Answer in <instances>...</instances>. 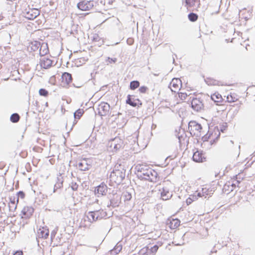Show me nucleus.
I'll list each match as a JSON object with an SVG mask.
<instances>
[{
    "instance_id": "1",
    "label": "nucleus",
    "mask_w": 255,
    "mask_h": 255,
    "mask_svg": "<svg viewBox=\"0 0 255 255\" xmlns=\"http://www.w3.org/2000/svg\"><path fill=\"white\" fill-rule=\"evenodd\" d=\"M137 176L141 180L155 182L157 177V173L153 169L147 168L145 165H138L136 166Z\"/></svg>"
},
{
    "instance_id": "2",
    "label": "nucleus",
    "mask_w": 255,
    "mask_h": 255,
    "mask_svg": "<svg viewBox=\"0 0 255 255\" xmlns=\"http://www.w3.org/2000/svg\"><path fill=\"white\" fill-rule=\"evenodd\" d=\"M124 145L123 140L119 137L111 139L108 144V150L112 152H116L123 147Z\"/></svg>"
},
{
    "instance_id": "3",
    "label": "nucleus",
    "mask_w": 255,
    "mask_h": 255,
    "mask_svg": "<svg viewBox=\"0 0 255 255\" xmlns=\"http://www.w3.org/2000/svg\"><path fill=\"white\" fill-rule=\"evenodd\" d=\"M125 177V172L119 169L114 170L110 174V181L116 184H120Z\"/></svg>"
},
{
    "instance_id": "4",
    "label": "nucleus",
    "mask_w": 255,
    "mask_h": 255,
    "mask_svg": "<svg viewBox=\"0 0 255 255\" xmlns=\"http://www.w3.org/2000/svg\"><path fill=\"white\" fill-rule=\"evenodd\" d=\"M188 129L190 131V133H193V134L201 135L202 131V126L200 124L197 123L195 121H190L188 124Z\"/></svg>"
},
{
    "instance_id": "5",
    "label": "nucleus",
    "mask_w": 255,
    "mask_h": 255,
    "mask_svg": "<svg viewBox=\"0 0 255 255\" xmlns=\"http://www.w3.org/2000/svg\"><path fill=\"white\" fill-rule=\"evenodd\" d=\"M95 2L93 0H82L77 4V7L83 11L89 10L94 6Z\"/></svg>"
},
{
    "instance_id": "6",
    "label": "nucleus",
    "mask_w": 255,
    "mask_h": 255,
    "mask_svg": "<svg viewBox=\"0 0 255 255\" xmlns=\"http://www.w3.org/2000/svg\"><path fill=\"white\" fill-rule=\"evenodd\" d=\"M23 13L25 18L33 20L40 14V10L37 8H29L28 10H26Z\"/></svg>"
},
{
    "instance_id": "7",
    "label": "nucleus",
    "mask_w": 255,
    "mask_h": 255,
    "mask_svg": "<svg viewBox=\"0 0 255 255\" xmlns=\"http://www.w3.org/2000/svg\"><path fill=\"white\" fill-rule=\"evenodd\" d=\"M182 86V82L179 78H173L170 82L169 88L173 92H176L179 90Z\"/></svg>"
},
{
    "instance_id": "8",
    "label": "nucleus",
    "mask_w": 255,
    "mask_h": 255,
    "mask_svg": "<svg viewBox=\"0 0 255 255\" xmlns=\"http://www.w3.org/2000/svg\"><path fill=\"white\" fill-rule=\"evenodd\" d=\"M110 108V105L105 102L101 103L98 106V113L101 116H106L109 112Z\"/></svg>"
},
{
    "instance_id": "9",
    "label": "nucleus",
    "mask_w": 255,
    "mask_h": 255,
    "mask_svg": "<svg viewBox=\"0 0 255 255\" xmlns=\"http://www.w3.org/2000/svg\"><path fill=\"white\" fill-rule=\"evenodd\" d=\"M192 158L195 162H203L206 161V156L202 151L197 150L194 152Z\"/></svg>"
},
{
    "instance_id": "10",
    "label": "nucleus",
    "mask_w": 255,
    "mask_h": 255,
    "mask_svg": "<svg viewBox=\"0 0 255 255\" xmlns=\"http://www.w3.org/2000/svg\"><path fill=\"white\" fill-rule=\"evenodd\" d=\"M192 108L197 111H201L204 108V104L202 101L198 98H194L191 102Z\"/></svg>"
},
{
    "instance_id": "11",
    "label": "nucleus",
    "mask_w": 255,
    "mask_h": 255,
    "mask_svg": "<svg viewBox=\"0 0 255 255\" xmlns=\"http://www.w3.org/2000/svg\"><path fill=\"white\" fill-rule=\"evenodd\" d=\"M78 166L81 170H87L91 166L90 164V160L87 159H83L78 163Z\"/></svg>"
},
{
    "instance_id": "12",
    "label": "nucleus",
    "mask_w": 255,
    "mask_h": 255,
    "mask_svg": "<svg viewBox=\"0 0 255 255\" xmlns=\"http://www.w3.org/2000/svg\"><path fill=\"white\" fill-rule=\"evenodd\" d=\"M95 192L98 197L106 195L107 192V186L106 184L102 183L97 187Z\"/></svg>"
},
{
    "instance_id": "13",
    "label": "nucleus",
    "mask_w": 255,
    "mask_h": 255,
    "mask_svg": "<svg viewBox=\"0 0 255 255\" xmlns=\"http://www.w3.org/2000/svg\"><path fill=\"white\" fill-rule=\"evenodd\" d=\"M213 192L214 191L212 189H210L207 187H204L202 188L201 192H196V193L198 197H204L206 198L208 196H211V195L213 194Z\"/></svg>"
},
{
    "instance_id": "14",
    "label": "nucleus",
    "mask_w": 255,
    "mask_h": 255,
    "mask_svg": "<svg viewBox=\"0 0 255 255\" xmlns=\"http://www.w3.org/2000/svg\"><path fill=\"white\" fill-rule=\"evenodd\" d=\"M160 191V195L163 200H167L169 199L172 196L171 192H170L167 187H163Z\"/></svg>"
},
{
    "instance_id": "15",
    "label": "nucleus",
    "mask_w": 255,
    "mask_h": 255,
    "mask_svg": "<svg viewBox=\"0 0 255 255\" xmlns=\"http://www.w3.org/2000/svg\"><path fill=\"white\" fill-rule=\"evenodd\" d=\"M52 64V61L46 57H43L40 59V65L41 67L44 69H47L50 67Z\"/></svg>"
},
{
    "instance_id": "16",
    "label": "nucleus",
    "mask_w": 255,
    "mask_h": 255,
    "mask_svg": "<svg viewBox=\"0 0 255 255\" xmlns=\"http://www.w3.org/2000/svg\"><path fill=\"white\" fill-rule=\"evenodd\" d=\"M96 216L97 215L96 211H90L86 214L85 217V220L86 221V219H87L88 221L90 223L96 222L98 220V218L96 217Z\"/></svg>"
},
{
    "instance_id": "17",
    "label": "nucleus",
    "mask_w": 255,
    "mask_h": 255,
    "mask_svg": "<svg viewBox=\"0 0 255 255\" xmlns=\"http://www.w3.org/2000/svg\"><path fill=\"white\" fill-rule=\"evenodd\" d=\"M34 209L33 208L31 207H24L21 213L22 214V218H29L30 217L32 213H33Z\"/></svg>"
},
{
    "instance_id": "18",
    "label": "nucleus",
    "mask_w": 255,
    "mask_h": 255,
    "mask_svg": "<svg viewBox=\"0 0 255 255\" xmlns=\"http://www.w3.org/2000/svg\"><path fill=\"white\" fill-rule=\"evenodd\" d=\"M49 235V231L48 229L42 228H40L37 231V237L39 238L46 239Z\"/></svg>"
},
{
    "instance_id": "19",
    "label": "nucleus",
    "mask_w": 255,
    "mask_h": 255,
    "mask_svg": "<svg viewBox=\"0 0 255 255\" xmlns=\"http://www.w3.org/2000/svg\"><path fill=\"white\" fill-rule=\"evenodd\" d=\"M48 48L47 43H40V46L39 48V55L41 56H44L48 52Z\"/></svg>"
},
{
    "instance_id": "20",
    "label": "nucleus",
    "mask_w": 255,
    "mask_h": 255,
    "mask_svg": "<svg viewBox=\"0 0 255 255\" xmlns=\"http://www.w3.org/2000/svg\"><path fill=\"white\" fill-rule=\"evenodd\" d=\"M62 79L63 82H65L66 84H68L72 81V76L70 74L65 72L62 75Z\"/></svg>"
},
{
    "instance_id": "21",
    "label": "nucleus",
    "mask_w": 255,
    "mask_h": 255,
    "mask_svg": "<svg viewBox=\"0 0 255 255\" xmlns=\"http://www.w3.org/2000/svg\"><path fill=\"white\" fill-rule=\"evenodd\" d=\"M211 99L216 103L221 102L223 100L221 95L220 94L216 93L211 96Z\"/></svg>"
},
{
    "instance_id": "22",
    "label": "nucleus",
    "mask_w": 255,
    "mask_h": 255,
    "mask_svg": "<svg viewBox=\"0 0 255 255\" xmlns=\"http://www.w3.org/2000/svg\"><path fill=\"white\" fill-rule=\"evenodd\" d=\"M122 249V246L121 244L118 243L114 248L111 252V255H116L119 253Z\"/></svg>"
},
{
    "instance_id": "23",
    "label": "nucleus",
    "mask_w": 255,
    "mask_h": 255,
    "mask_svg": "<svg viewBox=\"0 0 255 255\" xmlns=\"http://www.w3.org/2000/svg\"><path fill=\"white\" fill-rule=\"evenodd\" d=\"M180 221L177 219H172L169 224V227L172 229H174L177 228L180 225Z\"/></svg>"
},
{
    "instance_id": "24",
    "label": "nucleus",
    "mask_w": 255,
    "mask_h": 255,
    "mask_svg": "<svg viewBox=\"0 0 255 255\" xmlns=\"http://www.w3.org/2000/svg\"><path fill=\"white\" fill-rule=\"evenodd\" d=\"M96 212L97 215L96 217L98 218V220L102 219L107 215L106 212L103 210H96Z\"/></svg>"
},
{
    "instance_id": "25",
    "label": "nucleus",
    "mask_w": 255,
    "mask_h": 255,
    "mask_svg": "<svg viewBox=\"0 0 255 255\" xmlns=\"http://www.w3.org/2000/svg\"><path fill=\"white\" fill-rule=\"evenodd\" d=\"M40 46V42L35 41L31 42L30 47L32 50L35 51L39 49Z\"/></svg>"
},
{
    "instance_id": "26",
    "label": "nucleus",
    "mask_w": 255,
    "mask_h": 255,
    "mask_svg": "<svg viewBox=\"0 0 255 255\" xmlns=\"http://www.w3.org/2000/svg\"><path fill=\"white\" fill-rule=\"evenodd\" d=\"M198 197L197 196L196 193H195L194 195H190V197L186 200L187 204L190 205L193 202V201L197 200Z\"/></svg>"
},
{
    "instance_id": "27",
    "label": "nucleus",
    "mask_w": 255,
    "mask_h": 255,
    "mask_svg": "<svg viewBox=\"0 0 255 255\" xmlns=\"http://www.w3.org/2000/svg\"><path fill=\"white\" fill-rule=\"evenodd\" d=\"M84 110L83 109H79L77 110L74 114V117L75 119H80L84 114Z\"/></svg>"
},
{
    "instance_id": "28",
    "label": "nucleus",
    "mask_w": 255,
    "mask_h": 255,
    "mask_svg": "<svg viewBox=\"0 0 255 255\" xmlns=\"http://www.w3.org/2000/svg\"><path fill=\"white\" fill-rule=\"evenodd\" d=\"M19 119L20 117L17 113H14L12 114L10 118V121L14 123L18 122Z\"/></svg>"
},
{
    "instance_id": "29",
    "label": "nucleus",
    "mask_w": 255,
    "mask_h": 255,
    "mask_svg": "<svg viewBox=\"0 0 255 255\" xmlns=\"http://www.w3.org/2000/svg\"><path fill=\"white\" fill-rule=\"evenodd\" d=\"M139 255H151L149 251V247L142 248L138 253Z\"/></svg>"
},
{
    "instance_id": "30",
    "label": "nucleus",
    "mask_w": 255,
    "mask_h": 255,
    "mask_svg": "<svg viewBox=\"0 0 255 255\" xmlns=\"http://www.w3.org/2000/svg\"><path fill=\"white\" fill-rule=\"evenodd\" d=\"M139 86V82L138 81H132L130 83V89L135 90Z\"/></svg>"
},
{
    "instance_id": "31",
    "label": "nucleus",
    "mask_w": 255,
    "mask_h": 255,
    "mask_svg": "<svg viewBox=\"0 0 255 255\" xmlns=\"http://www.w3.org/2000/svg\"><path fill=\"white\" fill-rule=\"evenodd\" d=\"M189 19L192 22L196 21L198 19V16L197 14L194 13H190L188 15Z\"/></svg>"
},
{
    "instance_id": "32",
    "label": "nucleus",
    "mask_w": 255,
    "mask_h": 255,
    "mask_svg": "<svg viewBox=\"0 0 255 255\" xmlns=\"http://www.w3.org/2000/svg\"><path fill=\"white\" fill-rule=\"evenodd\" d=\"M126 103L132 107H135L137 105L136 103L131 100V96L129 95L128 96V98L126 100Z\"/></svg>"
},
{
    "instance_id": "33",
    "label": "nucleus",
    "mask_w": 255,
    "mask_h": 255,
    "mask_svg": "<svg viewBox=\"0 0 255 255\" xmlns=\"http://www.w3.org/2000/svg\"><path fill=\"white\" fill-rule=\"evenodd\" d=\"M159 248V246L155 245L152 247H151L150 249L149 248V251L150 252V255H154V254L157 252Z\"/></svg>"
},
{
    "instance_id": "34",
    "label": "nucleus",
    "mask_w": 255,
    "mask_h": 255,
    "mask_svg": "<svg viewBox=\"0 0 255 255\" xmlns=\"http://www.w3.org/2000/svg\"><path fill=\"white\" fill-rule=\"evenodd\" d=\"M198 0H186V4L188 7H192Z\"/></svg>"
},
{
    "instance_id": "35",
    "label": "nucleus",
    "mask_w": 255,
    "mask_h": 255,
    "mask_svg": "<svg viewBox=\"0 0 255 255\" xmlns=\"http://www.w3.org/2000/svg\"><path fill=\"white\" fill-rule=\"evenodd\" d=\"M8 207L10 211H14L16 208V205H15V202L10 203L9 204Z\"/></svg>"
},
{
    "instance_id": "36",
    "label": "nucleus",
    "mask_w": 255,
    "mask_h": 255,
    "mask_svg": "<svg viewBox=\"0 0 255 255\" xmlns=\"http://www.w3.org/2000/svg\"><path fill=\"white\" fill-rule=\"evenodd\" d=\"M117 61V59L116 58H111L110 57H108L106 60V62H107V64H111L112 63H116Z\"/></svg>"
},
{
    "instance_id": "37",
    "label": "nucleus",
    "mask_w": 255,
    "mask_h": 255,
    "mask_svg": "<svg viewBox=\"0 0 255 255\" xmlns=\"http://www.w3.org/2000/svg\"><path fill=\"white\" fill-rule=\"evenodd\" d=\"M40 95L43 96H47L48 95V92L44 89H40L39 91Z\"/></svg>"
},
{
    "instance_id": "38",
    "label": "nucleus",
    "mask_w": 255,
    "mask_h": 255,
    "mask_svg": "<svg viewBox=\"0 0 255 255\" xmlns=\"http://www.w3.org/2000/svg\"><path fill=\"white\" fill-rule=\"evenodd\" d=\"M62 186V182H57L54 185L53 192H55L57 189L60 188Z\"/></svg>"
},
{
    "instance_id": "39",
    "label": "nucleus",
    "mask_w": 255,
    "mask_h": 255,
    "mask_svg": "<svg viewBox=\"0 0 255 255\" xmlns=\"http://www.w3.org/2000/svg\"><path fill=\"white\" fill-rule=\"evenodd\" d=\"M179 97L182 100H184L187 97V94L185 93H178Z\"/></svg>"
},
{
    "instance_id": "40",
    "label": "nucleus",
    "mask_w": 255,
    "mask_h": 255,
    "mask_svg": "<svg viewBox=\"0 0 255 255\" xmlns=\"http://www.w3.org/2000/svg\"><path fill=\"white\" fill-rule=\"evenodd\" d=\"M148 88L146 86H141L140 87L139 89H138V91L141 93H146V91L147 90Z\"/></svg>"
},
{
    "instance_id": "41",
    "label": "nucleus",
    "mask_w": 255,
    "mask_h": 255,
    "mask_svg": "<svg viewBox=\"0 0 255 255\" xmlns=\"http://www.w3.org/2000/svg\"><path fill=\"white\" fill-rule=\"evenodd\" d=\"M125 199L126 200H130L131 198V195L128 192H127L125 195Z\"/></svg>"
},
{
    "instance_id": "42",
    "label": "nucleus",
    "mask_w": 255,
    "mask_h": 255,
    "mask_svg": "<svg viewBox=\"0 0 255 255\" xmlns=\"http://www.w3.org/2000/svg\"><path fill=\"white\" fill-rule=\"evenodd\" d=\"M210 135H208V134H206V135H204L202 137V140L204 141H207L208 139L209 138Z\"/></svg>"
},
{
    "instance_id": "43",
    "label": "nucleus",
    "mask_w": 255,
    "mask_h": 255,
    "mask_svg": "<svg viewBox=\"0 0 255 255\" xmlns=\"http://www.w3.org/2000/svg\"><path fill=\"white\" fill-rule=\"evenodd\" d=\"M17 195L19 197L21 198H23L24 197V193L22 191H19L17 193Z\"/></svg>"
},
{
    "instance_id": "44",
    "label": "nucleus",
    "mask_w": 255,
    "mask_h": 255,
    "mask_svg": "<svg viewBox=\"0 0 255 255\" xmlns=\"http://www.w3.org/2000/svg\"><path fill=\"white\" fill-rule=\"evenodd\" d=\"M78 185L76 183H72L71 188L73 190H76L78 188Z\"/></svg>"
},
{
    "instance_id": "45",
    "label": "nucleus",
    "mask_w": 255,
    "mask_h": 255,
    "mask_svg": "<svg viewBox=\"0 0 255 255\" xmlns=\"http://www.w3.org/2000/svg\"><path fill=\"white\" fill-rule=\"evenodd\" d=\"M110 202H111V205L113 206H117V202H115L114 199H110Z\"/></svg>"
},
{
    "instance_id": "46",
    "label": "nucleus",
    "mask_w": 255,
    "mask_h": 255,
    "mask_svg": "<svg viewBox=\"0 0 255 255\" xmlns=\"http://www.w3.org/2000/svg\"><path fill=\"white\" fill-rule=\"evenodd\" d=\"M127 43L129 45H131L133 43V39L131 38H128L127 40Z\"/></svg>"
},
{
    "instance_id": "47",
    "label": "nucleus",
    "mask_w": 255,
    "mask_h": 255,
    "mask_svg": "<svg viewBox=\"0 0 255 255\" xmlns=\"http://www.w3.org/2000/svg\"><path fill=\"white\" fill-rule=\"evenodd\" d=\"M23 255L22 252H21V251H16V252H15L14 254H13V255Z\"/></svg>"
},
{
    "instance_id": "48",
    "label": "nucleus",
    "mask_w": 255,
    "mask_h": 255,
    "mask_svg": "<svg viewBox=\"0 0 255 255\" xmlns=\"http://www.w3.org/2000/svg\"><path fill=\"white\" fill-rule=\"evenodd\" d=\"M55 231H53V232H52V233H51V236H55Z\"/></svg>"
},
{
    "instance_id": "49",
    "label": "nucleus",
    "mask_w": 255,
    "mask_h": 255,
    "mask_svg": "<svg viewBox=\"0 0 255 255\" xmlns=\"http://www.w3.org/2000/svg\"><path fill=\"white\" fill-rule=\"evenodd\" d=\"M226 186H227V185H225L224 186V189H226ZM228 186L229 187V185H228Z\"/></svg>"
},
{
    "instance_id": "50",
    "label": "nucleus",
    "mask_w": 255,
    "mask_h": 255,
    "mask_svg": "<svg viewBox=\"0 0 255 255\" xmlns=\"http://www.w3.org/2000/svg\"><path fill=\"white\" fill-rule=\"evenodd\" d=\"M15 202V201H14V199L13 200V201H11V200L10 203H11V202Z\"/></svg>"
},
{
    "instance_id": "51",
    "label": "nucleus",
    "mask_w": 255,
    "mask_h": 255,
    "mask_svg": "<svg viewBox=\"0 0 255 255\" xmlns=\"http://www.w3.org/2000/svg\"><path fill=\"white\" fill-rule=\"evenodd\" d=\"M232 186H233V184L232 185ZM231 191H232L233 190V187H232V189H231L230 190Z\"/></svg>"
},
{
    "instance_id": "52",
    "label": "nucleus",
    "mask_w": 255,
    "mask_h": 255,
    "mask_svg": "<svg viewBox=\"0 0 255 255\" xmlns=\"http://www.w3.org/2000/svg\"><path fill=\"white\" fill-rule=\"evenodd\" d=\"M178 138H179V141H180V137H178Z\"/></svg>"
}]
</instances>
